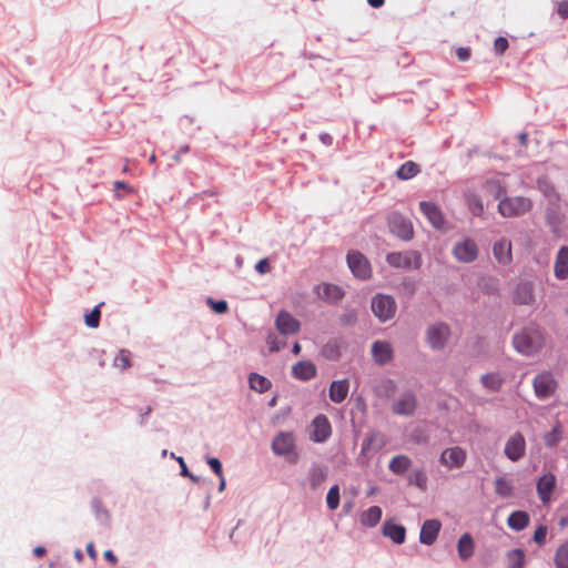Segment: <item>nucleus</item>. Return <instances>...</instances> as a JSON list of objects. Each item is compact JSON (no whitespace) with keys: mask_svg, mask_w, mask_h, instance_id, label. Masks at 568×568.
<instances>
[{"mask_svg":"<svg viewBox=\"0 0 568 568\" xmlns=\"http://www.w3.org/2000/svg\"><path fill=\"white\" fill-rule=\"evenodd\" d=\"M419 173V166L413 161H407L399 166L396 175L400 180H409Z\"/></svg>","mask_w":568,"mask_h":568,"instance_id":"7c9ffc66","label":"nucleus"},{"mask_svg":"<svg viewBox=\"0 0 568 568\" xmlns=\"http://www.w3.org/2000/svg\"><path fill=\"white\" fill-rule=\"evenodd\" d=\"M474 539L470 534L465 532L458 540L457 550L458 556L463 560L469 559L474 555Z\"/></svg>","mask_w":568,"mask_h":568,"instance_id":"cd10ccee","label":"nucleus"},{"mask_svg":"<svg viewBox=\"0 0 568 568\" xmlns=\"http://www.w3.org/2000/svg\"><path fill=\"white\" fill-rule=\"evenodd\" d=\"M373 442H374V435H372V437L367 438V440L364 443V448H365L366 446H369V445H371V443H373Z\"/></svg>","mask_w":568,"mask_h":568,"instance_id":"338daca9","label":"nucleus"},{"mask_svg":"<svg viewBox=\"0 0 568 568\" xmlns=\"http://www.w3.org/2000/svg\"><path fill=\"white\" fill-rule=\"evenodd\" d=\"M256 271L264 274L270 271V263L266 258L260 260L255 266Z\"/></svg>","mask_w":568,"mask_h":568,"instance_id":"864d4df0","label":"nucleus"},{"mask_svg":"<svg viewBox=\"0 0 568 568\" xmlns=\"http://www.w3.org/2000/svg\"><path fill=\"white\" fill-rule=\"evenodd\" d=\"M131 357L130 351L121 349L114 357L113 365L121 371L128 369L131 366Z\"/></svg>","mask_w":568,"mask_h":568,"instance_id":"e433bc0d","label":"nucleus"},{"mask_svg":"<svg viewBox=\"0 0 568 568\" xmlns=\"http://www.w3.org/2000/svg\"><path fill=\"white\" fill-rule=\"evenodd\" d=\"M396 308V302L390 295L377 294L372 300V311L381 322L393 318Z\"/></svg>","mask_w":568,"mask_h":568,"instance_id":"20e7f679","label":"nucleus"},{"mask_svg":"<svg viewBox=\"0 0 568 568\" xmlns=\"http://www.w3.org/2000/svg\"><path fill=\"white\" fill-rule=\"evenodd\" d=\"M120 190H124L126 191L128 193H133L134 190L131 185H129L128 183L123 182V181H116L114 182L113 184V191H114V195L118 197V199H122L124 195L120 192Z\"/></svg>","mask_w":568,"mask_h":568,"instance_id":"49530a36","label":"nucleus"},{"mask_svg":"<svg viewBox=\"0 0 568 568\" xmlns=\"http://www.w3.org/2000/svg\"><path fill=\"white\" fill-rule=\"evenodd\" d=\"M292 374L301 381H308L316 376V366L310 361H300L292 367Z\"/></svg>","mask_w":568,"mask_h":568,"instance_id":"5701e85b","label":"nucleus"},{"mask_svg":"<svg viewBox=\"0 0 568 568\" xmlns=\"http://www.w3.org/2000/svg\"><path fill=\"white\" fill-rule=\"evenodd\" d=\"M556 568H568V542L560 545L555 555Z\"/></svg>","mask_w":568,"mask_h":568,"instance_id":"4c0bfd02","label":"nucleus"},{"mask_svg":"<svg viewBox=\"0 0 568 568\" xmlns=\"http://www.w3.org/2000/svg\"><path fill=\"white\" fill-rule=\"evenodd\" d=\"M514 303L519 305H531L535 302L534 283L520 282L517 284L513 295Z\"/></svg>","mask_w":568,"mask_h":568,"instance_id":"a211bd4d","label":"nucleus"},{"mask_svg":"<svg viewBox=\"0 0 568 568\" xmlns=\"http://www.w3.org/2000/svg\"><path fill=\"white\" fill-rule=\"evenodd\" d=\"M250 387L258 393H264L271 388V382L256 373H252L248 377Z\"/></svg>","mask_w":568,"mask_h":568,"instance_id":"2f4dec72","label":"nucleus"},{"mask_svg":"<svg viewBox=\"0 0 568 568\" xmlns=\"http://www.w3.org/2000/svg\"><path fill=\"white\" fill-rule=\"evenodd\" d=\"M544 342L541 329L535 325L523 328L513 337L515 349L526 356L538 353L542 348Z\"/></svg>","mask_w":568,"mask_h":568,"instance_id":"f257e3e1","label":"nucleus"},{"mask_svg":"<svg viewBox=\"0 0 568 568\" xmlns=\"http://www.w3.org/2000/svg\"><path fill=\"white\" fill-rule=\"evenodd\" d=\"M266 343L271 352H278L285 346V343L280 341L278 337L274 334H270L267 336Z\"/></svg>","mask_w":568,"mask_h":568,"instance_id":"a18cd8bd","label":"nucleus"},{"mask_svg":"<svg viewBox=\"0 0 568 568\" xmlns=\"http://www.w3.org/2000/svg\"><path fill=\"white\" fill-rule=\"evenodd\" d=\"M419 209L435 229L440 230L444 227L445 219L440 209L436 204L422 201L419 203Z\"/></svg>","mask_w":568,"mask_h":568,"instance_id":"f3484780","label":"nucleus"},{"mask_svg":"<svg viewBox=\"0 0 568 568\" xmlns=\"http://www.w3.org/2000/svg\"><path fill=\"white\" fill-rule=\"evenodd\" d=\"M295 447V438L293 433L282 432L275 436L272 442V449L278 456L290 454Z\"/></svg>","mask_w":568,"mask_h":568,"instance_id":"dca6fc26","label":"nucleus"},{"mask_svg":"<svg viewBox=\"0 0 568 568\" xmlns=\"http://www.w3.org/2000/svg\"><path fill=\"white\" fill-rule=\"evenodd\" d=\"M529 515L524 510H516L507 518L508 526L515 531L525 529L529 525Z\"/></svg>","mask_w":568,"mask_h":568,"instance_id":"bb28decb","label":"nucleus"},{"mask_svg":"<svg viewBox=\"0 0 568 568\" xmlns=\"http://www.w3.org/2000/svg\"><path fill=\"white\" fill-rule=\"evenodd\" d=\"M412 460L408 456L397 455L390 459L388 468L392 473L396 475H403L409 469Z\"/></svg>","mask_w":568,"mask_h":568,"instance_id":"c756f323","label":"nucleus"},{"mask_svg":"<svg viewBox=\"0 0 568 568\" xmlns=\"http://www.w3.org/2000/svg\"><path fill=\"white\" fill-rule=\"evenodd\" d=\"M74 556H75V558H77L79 561H81V560H82V558H83V555H82V551H81V550H75Z\"/></svg>","mask_w":568,"mask_h":568,"instance_id":"69168bd1","label":"nucleus"},{"mask_svg":"<svg viewBox=\"0 0 568 568\" xmlns=\"http://www.w3.org/2000/svg\"><path fill=\"white\" fill-rule=\"evenodd\" d=\"M292 352L294 355H298L301 353V345L298 343H295L293 345Z\"/></svg>","mask_w":568,"mask_h":568,"instance_id":"0e129e2a","label":"nucleus"},{"mask_svg":"<svg viewBox=\"0 0 568 568\" xmlns=\"http://www.w3.org/2000/svg\"><path fill=\"white\" fill-rule=\"evenodd\" d=\"M219 478H220L219 491L221 493V491H223L225 489L226 483H225V478H224L223 475H222V477H219Z\"/></svg>","mask_w":568,"mask_h":568,"instance_id":"e2e57ef3","label":"nucleus"},{"mask_svg":"<svg viewBox=\"0 0 568 568\" xmlns=\"http://www.w3.org/2000/svg\"><path fill=\"white\" fill-rule=\"evenodd\" d=\"M554 275L557 280L568 278V246L564 245L556 254L554 262Z\"/></svg>","mask_w":568,"mask_h":568,"instance_id":"aec40b11","label":"nucleus"},{"mask_svg":"<svg viewBox=\"0 0 568 568\" xmlns=\"http://www.w3.org/2000/svg\"><path fill=\"white\" fill-rule=\"evenodd\" d=\"M382 518V509L378 506H372L362 513L359 521L363 526L375 527Z\"/></svg>","mask_w":568,"mask_h":568,"instance_id":"c85d7f7f","label":"nucleus"},{"mask_svg":"<svg viewBox=\"0 0 568 568\" xmlns=\"http://www.w3.org/2000/svg\"><path fill=\"white\" fill-rule=\"evenodd\" d=\"M530 199L525 196L504 197L498 204V212L505 217L523 215L531 210Z\"/></svg>","mask_w":568,"mask_h":568,"instance_id":"f03ea898","label":"nucleus"},{"mask_svg":"<svg viewBox=\"0 0 568 568\" xmlns=\"http://www.w3.org/2000/svg\"><path fill=\"white\" fill-rule=\"evenodd\" d=\"M87 552H88V555L90 556L91 559L97 560V556L98 555H97V550L94 548L93 542H89L87 545Z\"/></svg>","mask_w":568,"mask_h":568,"instance_id":"4d7b16f0","label":"nucleus"},{"mask_svg":"<svg viewBox=\"0 0 568 568\" xmlns=\"http://www.w3.org/2000/svg\"><path fill=\"white\" fill-rule=\"evenodd\" d=\"M467 459L466 450L459 446L444 449L439 456V463L447 469L462 468Z\"/></svg>","mask_w":568,"mask_h":568,"instance_id":"0eeeda50","label":"nucleus"},{"mask_svg":"<svg viewBox=\"0 0 568 568\" xmlns=\"http://www.w3.org/2000/svg\"><path fill=\"white\" fill-rule=\"evenodd\" d=\"M535 395L539 399H547L552 396L558 387V383L550 372H541L532 381Z\"/></svg>","mask_w":568,"mask_h":568,"instance_id":"39448f33","label":"nucleus"},{"mask_svg":"<svg viewBox=\"0 0 568 568\" xmlns=\"http://www.w3.org/2000/svg\"><path fill=\"white\" fill-rule=\"evenodd\" d=\"M450 337V328L445 323H435L427 328L426 339L433 349H443Z\"/></svg>","mask_w":568,"mask_h":568,"instance_id":"423d86ee","label":"nucleus"},{"mask_svg":"<svg viewBox=\"0 0 568 568\" xmlns=\"http://www.w3.org/2000/svg\"><path fill=\"white\" fill-rule=\"evenodd\" d=\"M372 354L377 364L385 365L393 358L392 345L385 341H377L373 344Z\"/></svg>","mask_w":568,"mask_h":568,"instance_id":"412c9836","label":"nucleus"},{"mask_svg":"<svg viewBox=\"0 0 568 568\" xmlns=\"http://www.w3.org/2000/svg\"><path fill=\"white\" fill-rule=\"evenodd\" d=\"M326 503L327 507L331 510H335L339 505V487L337 485H334L329 488L327 496H326Z\"/></svg>","mask_w":568,"mask_h":568,"instance_id":"ea45409f","label":"nucleus"},{"mask_svg":"<svg viewBox=\"0 0 568 568\" xmlns=\"http://www.w3.org/2000/svg\"><path fill=\"white\" fill-rule=\"evenodd\" d=\"M467 205L469 211L476 216H479L484 211L483 203L477 195H468Z\"/></svg>","mask_w":568,"mask_h":568,"instance_id":"a19ab883","label":"nucleus"},{"mask_svg":"<svg viewBox=\"0 0 568 568\" xmlns=\"http://www.w3.org/2000/svg\"><path fill=\"white\" fill-rule=\"evenodd\" d=\"M207 303L211 305L212 310L217 314H223L227 311V303L225 301H214L212 298H207Z\"/></svg>","mask_w":568,"mask_h":568,"instance_id":"de8ad7c7","label":"nucleus"},{"mask_svg":"<svg viewBox=\"0 0 568 568\" xmlns=\"http://www.w3.org/2000/svg\"><path fill=\"white\" fill-rule=\"evenodd\" d=\"M194 483H197L199 481V478L196 476H194L193 474L189 473V475H186Z\"/></svg>","mask_w":568,"mask_h":568,"instance_id":"774afa93","label":"nucleus"},{"mask_svg":"<svg viewBox=\"0 0 568 568\" xmlns=\"http://www.w3.org/2000/svg\"><path fill=\"white\" fill-rule=\"evenodd\" d=\"M332 435V426L324 414L317 415L312 424L310 438L315 443H323Z\"/></svg>","mask_w":568,"mask_h":568,"instance_id":"9b49d317","label":"nucleus"},{"mask_svg":"<svg viewBox=\"0 0 568 568\" xmlns=\"http://www.w3.org/2000/svg\"><path fill=\"white\" fill-rule=\"evenodd\" d=\"M478 246L471 239H464L453 247L454 257L460 263H471L478 257Z\"/></svg>","mask_w":568,"mask_h":568,"instance_id":"6e6552de","label":"nucleus"},{"mask_svg":"<svg viewBox=\"0 0 568 568\" xmlns=\"http://www.w3.org/2000/svg\"><path fill=\"white\" fill-rule=\"evenodd\" d=\"M325 477H326V473L322 468H320V467L313 468L310 473L311 486L313 488H316L325 480Z\"/></svg>","mask_w":568,"mask_h":568,"instance_id":"79ce46f5","label":"nucleus"},{"mask_svg":"<svg viewBox=\"0 0 568 568\" xmlns=\"http://www.w3.org/2000/svg\"><path fill=\"white\" fill-rule=\"evenodd\" d=\"M349 382L347 379H339L332 382L328 390L329 399L333 403H342L348 395Z\"/></svg>","mask_w":568,"mask_h":568,"instance_id":"b1692460","label":"nucleus"},{"mask_svg":"<svg viewBox=\"0 0 568 568\" xmlns=\"http://www.w3.org/2000/svg\"><path fill=\"white\" fill-rule=\"evenodd\" d=\"M100 305L95 306L89 314L85 315V324L91 328H97L100 324Z\"/></svg>","mask_w":568,"mask_h":568,"instance_id":"37998d69","label":"nucleus"},{"mask_svg":"<svg viewBox=\"0 0 568 568\" xmlns=\"http://www.w3.org/2000/svg\"><path fill=\"white\" fill-rule=\"evenodd\" d=\"M104 558L110 561L112 565H115L118 562V558L113 554L112 550H105L104 551Z\"/></svg>","mask_w":568,"mask_h":568,"instance_id":"13d9d810","label":"nucleus"},{"mask_svg":"<svg viewBox=\"0 0 568 568\" xmlns=\"http://www.w3.org/2000/svg\"><path fill=\"white\" fill-rule=\"evenodd\" d=\"M388 226L393 234L404 241H409L414 236L412 222L399 214H393L388 219Z\"/></svg>","mask_w":568,"mask_h":568,"instance_id":"9d476101","label":"nucleus"},{"mask_svg":"<svg viewBox=\"0 0 568 568\" xmlns=\"http://www.w3.org/2000/svg\"><path fill=\"white\" fill-rule=\"evenodd\" d=\"M556 487V476L552 473L542 475L536 485L537 494L544 505H548Z\"/></svg>","mask_w":568,"mask_h":568,"instance_id":"ddd939ff","label":"nucleus"},{"mask_svg":"<svg viewBox=\"0 0 568 568\" xmlns=\"http://www.w3.org/2000/svg\"><path fill=\"white\" fill-rule=\"evenodd\" d=\"M508 48V40L504 37H498L494 42V49L497 53H504Z\"/></svg>","mask_w":568,"mask_h":568,"instance_id":"8fccbe9b","label":"nucleus"},{"mask_svg":"<svg viewBox=\"0 0 568 568\" xmlns=\"http://www.w3.org/2000/svg\"><path fill=\"white\" fill-rule=\"evenodd\" d=\"M456 55H457L458 60L466 61L470 57V50L468 48H458L456 50Z\"/></svg>","mask_w":568,"mask_h":568,"instance_id":"6e6d98bb","label":"nucleus"},{"mask_svg":"<svg viewBox=\"0 0 568 568\" xmlns=\"http://www.w3.org/2000/svg\"><path fill=\"white\" fill-rule=\"evenodd\" d=\"M526 452V440L521 433L513 434L506 442L504 453L511 462H517L524 457Z\"/></svg>","mask_w":568,"mask_h":568,"instance_id":"f8f14e48","label":"nucleus"},{"mask_svg":"<svg viewBox=\"0 0 568 568\" xmlns=\"http://www.w3.org/2000/svg\"><path fill=\"white\" fill-rule=\"evenodd\" d=\"M275 326L281 334L293 335L300 331L301 323L288 312L281 311L276 316Z\"/></svg>","mask_w":568,"mask_h":568,"instance_id":"4468645a","label":"nucleus"},{"mask_svg":"<svg viewBox=\"0 0 568 568\" xmlns=\"http://www.w3.org/2000/svg\"><path fill=\"white\" fill-rule=\"evenodd\" d=\"M493 253L499 264L508 265L513 260L511 242L507 239L497 241L493 246Z\"/></svg>","mask_w":568,"mask_h":568,"instance_id":"4be33fe9","label":"nucleus"},{"mask_svg":"<svg viewBox=\"0 0 568 568\" xmlns=\"http://www.w3.org/2000/svg\"><path fill=\"white\" fill-rule=\"evenodd\" d=\"M442 524L437 519L426 520L420 529L419 541L424 545H433L437 539Z\"/></svg>","mask_w":568,"mask_h":568,"instance_id":"6ab92c4d","label":"nucleus"},{"mask_svg":"<svg viewBox=\"0 0 568 568\" xmlns=\"http://www.w3.org/2000/svg\"><path fill=\"white\" fill-rule=\"evenodd\" d=\"M546 536H547V527L546 526H539L536 530H535V534H534V540L538 544V545H542L546 540Z\"/></svg>","mask_w":568,"mask_h":568,"instance_id":"3c124183","label":"nucleus"},{"mask_svg":"<svg viewBox=\"0 0 568 568\" xmlns=\"http://www.w3.org/2000/svg\"><path fill=\"white\" fill-rule=\"evenodd\" d=\"M481 382L489 390L497 392L501 387L504 379L497 373H488L481 377Z\"/></svg>","mask_w":568,"mask_h":568,"instance_id":"72a5a7b5","label":"nucleus"},{"mask_svg":"<svg viewBox=\"0 0 568 568\" xmlns=\"http://www.w3.org/2000/svg\"><path fill=\"white\" fill-rule=\"evenodd\" d=\"M386 261L393 267L405 270H418L422 264L420 254L416 251L389 253Z\"/></svg>","mask_w":568,"mask_h":568,"instance_id":"7ed1b4c3","label":"nucleus"},{"mask_svg":"<svg viewBox=\"0 0 568 568\" xmlns=\"http://www.w3.org/2000/svg\"><path fill=\"white\" fill-rule=\"evenodd\" d=\"M47 552L45 548L42 547V546H38L33 549V554L37 556V557H42L44 554Z\"/></svg>","mask_w":568,"mask_h":568,"instance_id":"680f3d73","label":"nucleus"},{"mask_svg":"<svg viewBox=\"0 0 568 568\" xmlns=\"http://www.w3.org/2000/svg\"><path fill=\"white\" fill-rule=\"evenodd\" d=\"M508 568H524L525 554L521 549H513L507 555Z\"/></svg>","mask_w":568,"mask_h":568,"instance_id":"c9c22d12","label":"nucleus"},{"mask_svg":"<svg viewBox=\"0 0 568 568\" xmlns=\"http://www.w3.org/2000/svg\"><path fill=\"white\" fill-rule=\"evenodd\" d=\"M176 459H178V462H179V464H180V466H181V474H182L183 476L189 475V473H190V471L187 470V467H186V465H185L184 459H183L182 457H178Z\"/></svg>","mask_w":568,"mask_h":568,"instance_id":"bf43d9fd","label":"nucleus"},{"mask_svg":"<svg viewBox=\"0 0 568 568\" xmlns=\"http://www.w3.org/2000/svg\"><path fill=\"white\" fill-rule=\"evenodd\" d=\"M557 12L558 14L562 18V19H567L568 18V1H561L558 3V8H557Z\"/></svg>","mask_w":568,"mask_h":568,"instance_id":"5fc2aeb1","label":"nucleus"},{"mask_svg":"<svg viewBox=\"0 0 568 568\" xmlns=\"http://www.w3.org/2000/svg\"><path fill=\"white\" fill-rule=\"evenodd\" d=\"M513 484L505 477H497L495 479V491L498 496L503 498H508L513 496Z\"/></svg>","mask_w":568,"mask_h":568,"instance_id":"473e14b6","label":"nucleus"},{"mask_svg":"<svg viewBox=\"0 0 568 568\" xmlns=\"http://www.w3.org/2000/svg\"><path fill=\"white\" fill-rule=\"evenodd\" d=\"M316 292L320 298L328 303H335L339 301L344 295L341 287L334 284H322L317 286Z\"/></svg>","mask_w":568,"mask_h":568,"instance_id":"a878e982","label":"nucleus"},{"mask_svg":"<svg viewBox=\"0 0 568 568\" xmlns=\"http://www.w3.org/2000/svg\"><path fill=\"white\" fill-rule=\"evenodd\" d=\"M562 438V429L559 423H557L549 433L544 435L545 445L548 447H555L559 444Z\"/></svg>","mask_w":568,"mask_h":568,"instance_id":"f704fd0d","label":"nucleus"},{"mask_svg":"<svg viewBox=\"0 0 568 568\" xmlns=\"http://www.w3.org/2000/svg\"><path fill=\"white\" fill-rule=\"evenodd\" d=\"M367 2L372 8L377 9L384 4L385 0H367Z\"/></svg>","mask_w":568,"mask_h":568,"instance_id":"052dcab7","label":"nucleus"},{"mask_svg":"<svg viewBox=\"0 0 568 568\" xmlns=\"http://www.w3.org/2000/svg\"><path fill=\"white\" fill-rule=\"evenodd\" d=\"M484 187L495 199H499L500 196H503L506 193L504 186L497 180L486 181L484 184Z\"/></svg>","mask_w":568,"mask_h":568,"instance_id":"58836bf2","label":"nucleus"},{"mask_svg":"<svg viewBox=\"0 0 568 568\" xmlns=\"http://www.w3.org/2000/svg\"><path fill=\"white\" fill-rule=\"evenodd\" d=\"M207 464L209 466L211 467V469L219 476V477H222L223 475V469H222V464L221 462L215 458V457H209L207 458Z\"/></svg>","mask_w":568,"mask_h":568,"instance_id":"09e8293b","label":"nucleus"},{"mask_svg":"<svg viewBox=\"0 0 568 568\" xmlns=\"http://www.w3.org/2000/svg\"><path fill=\"white\" fill-rule=\"evenodd\" d=\"M348 266L354 276L367 280L372 275V267L368 260L359 252L352 251L347 254Z\"/></svg>","mask_w":568,"mask_h":568,"instance_id":"1a4fd4ad","label":"nucleus"},{"mask_svg":"<svg viewBox=\"0 0 568 568\" xmlns=\"http://www.w3.org/2000/svg\"><path fill=\"white\" fill-rule=\"evenodd\" d=\"M384 536L392 539L395 544H403L406 538V528L393 521H385L383 526Z\"/></svg>","mask_w":568,"mask_h":568,"instance_id":"393cba45","label":"nucleus"},{"mask_svg":"<svg viewBox=\"0 0 568 568\" xmlns=\"http://www.w3.org/2000/svg\"><path fill=\"white\" fill-rule=\"evenodd\" d=\"M396 390V385L392 379H385L378 387V392L386 397L392 396Z\"/></svg>","mask_w":568,"mask_h":568,"instance_id":"c03bdc74","label":"nucleus"},{"mask_svg":"<svg viewBox=\"0 0 568 568\" xmlns=\"http://www.w3.org/2000/svg\"><path fill=\"white\" fill-rule=\"evenodd\" d=\"M417 406V400L413 392L404 393L393 404V413L396 415L409 416L413 415Z\"/></svg>","mask_w":568,"mask_h":568,"instance_id":"2eb2a0df","label":"nucleus"},{"mask_svg":"<svg viewBox=\"0 0 568 568\" xmlns=\"http://www.w3.org/2000/svg\"><path fill=\"white\" fill-rule=\"evenodd\" d=\"M414 483L422 489L426 487V477L423 471H416L414 474Z\"/></svg>","mask_w":568,"mask_h":568,"instance_id":"603ef678","label":"nucleus"}]
</instances>
